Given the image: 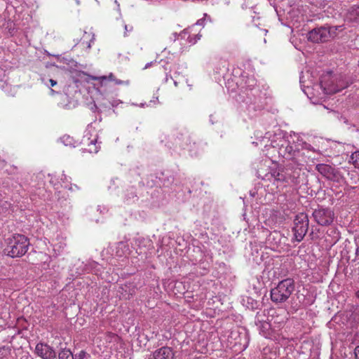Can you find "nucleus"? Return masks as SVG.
Wrapping results in <instances>:
<instances>
[{"instance_id":"f257e3e1","label":"nucleus","mask_w":359,"mask_h":359,"mask_svg":"<svg viewBox=\"0 0 359 359\" xmlns=\"http://www.w3.org/2000/svg\"><path fill=\"white\" fill-rule=\"evenodd\" d=\"M294 280L286 278L280 281L278 285L271 290V299L275 304L285 302L294 290Z\"/></svg>"},{"instance_id":"f03ea898","label":"nucleus","mask_w":359,"mask_h":359,"mask_svg":"<svg viewBox=\"0 0 359 359\" xmlns=\"http://www.w3.org/2000/svg\"><path fill=\"white\" fill-rule=\"evenodd\" d=\"M29 246V241L25 236L15 234L8 238L5 250L7 255L11 257H20L27 252Z\"/></svg>"},{"instance_id":"7ed1b4c3","label":"nucleus","mask_w":359,"mask_h":359,"mask_svg":"<svg viewBox=\"0 0 359 359\" xmlns=\"http://www.w3.org/2000/svg\"><path fill=\"white\" fill-rule=\"evenodd\" d=\"M309 220L308 215L304 212H300L295 216L292 232L294 238L297 242L302 241L309 229Z\"/></svg>"},{"instance_id":"20e7f679","label":"nucleus","mask_w":359,"mask_h":359,"mask_svg":"<svg viewBox=\"0 0 359 359\" xmlns=\"http://www.w3.org/2000/svg\"><path fill=\"white\" fill-rule=\"evenodd\" d=\"M314 221L320 226L330 225L334 219V212L328 208L319 207L312 213Z\"/></svg>"},{"instance_id":"39448f33","label":"nucleus","mask_w":359,"mask_h":359,"mask_svg":"<svg viewBox=\"0 0 359 359\" xmlns=\"http://www.w3.org/2000/svg\"><path fill=\"white\" fill-rule=\"evenodd\" d=\"M174 149H191V140L188 133H175L171 137Z\"/></svg>"},{"instance_id":"423d86ee","label":"nucleus","mask_w":359,"mask_h":359,"mask_svg":"<svg viewBox=\"0 0 359 359\" xmlns=\"http://www.w3.org/2000/svg\"><path fill=\"white\" fill-rule=\"evenodd\" d=\"M329 32L326 26L316 27L308 33V40L313 43H323L329 41Z\"/></svg>"},{"instance_id":"0eeeda50","label":"nucleus","mask_w":359,"mask_h":359,"mask_svg":"<svg viewBox=\"0 0 359 359\" xmlns=\"http://www.w3.org/2000/svg\"><path fill=\"white\" fill-rule=\"evenodd\" d=\"M35 353L42 359H55L56 352L45 343H39L35 347Z\"/></svg>"},{"instance_id":"6e6552de","label":"nucleus","mask_w":359,"mask_h":359,"mask_svg":"<svg viewBox=\"0 0 359 359\" xmlns=\"http://www.w3.org/2000/svg\"><path fill=\"white\" fill-rule=\"evenodd\" d=\"M259 176L262 177V180L273 181V184H276V186H278L279 182H283L285 180V175L280 172L279 169L277 168H270V171L266 173L264 176H262L261 170H258Z\"/></svg>"},{"instance_id":"1a4fd4ad","label":"nucleus","mask_w":359,"mask_h":359,"mask_svg":"<svg viewBox=\"0 0 359 359\" xmlns=\"http://www.w3.org/2000/svg\"><path fill=\"white\" fill-rule=\"evenodd\" d=\"M316 169L329 180L335 181L338 178V172L330 165L320 163L316 165Z\"/></svg>"},{"instance_id":"9d476101","label":"nucleus","mask_w":359,"mask_h":359,"mask_svg":"<svg viewBox=\"0 0 359 359\" xmlns=\"http://www.w3.org/2000/svg\"><path fill=\"white\" fill-rule=\"evenodd\" d=\"M280 153L285 158L294 161L295 163L299 164L297 158L300 155V151L294 149L293 146L287 144L286 147L280 148Z\"/></svg>"},{"instance_id":"9b49d317","label":"nucleus","mask_w":359,"mask_h":359,"mask_svg":"<svg viewBox=\"0 0 359 359\" xmlns=\"http://www.w3.org/2000/svg\"><path fill=\"white\" fill-rule=\"evenodd\" d=\"M153 356L154 359H173L174 353L171 348L163 346L156 350L153 353Z\"/></svg>"},{"instance_id":"f8f14e48","label":"nucleus","mask_w":359,"mask_h":359,"mask_svg":"<svg viewBox=\"0 0 359 359\" xmlns=\"http://www.w3.org/2000/svg\"><path fill=\"white\" fill-rule=\"evenodd\" d=\"M93 79L98 80L102 84L107 81H114L116 85H129L130 81L128 80L127 81H122L120 79H116L115 78V76L113 73H110L108 76H102L99 77H93Z\"/></svg>"},{"instance_id":"ddd939ff","label":"nucleus","mask_w":359,"mask_h":359,"mask_svg":"<svg viewBox=\"0 0 359 359\" xmlns=\"http://www.w3.org/2000/svg\"><path fill=\"white\" fill-rule=\"evenodd\" d=\"M121 290H122L121 294L126 299H130L135 293V287L132 284H125L121 287Z\"/></svg>"},{"instance_id":"4468645a","label":"nucleus","mask_w":359,"mask_h":359,"mask_svg":"<svg viewBox=\"0 0 359 359\" xmlns=\"http://www.w3.org/2000/svg\"><path fill=\"white\" fill-rule=\"evenodd\" d=\"M124 196V200L127 203H133L137 199V196L133 187L128 189L125 191Z\"/></svg>"},{"instance_id":"2eb2a0df","label":"nucleus","mask_w":359,"mask_h":359,"mask_svg":"<svg viewBox=\"0 0 359 359\" xmlns=\"http://www.w3.org/2000/svg\"><path fill=\"white\" fill-rule=\"evenodd\" d=\"M95 38L94 34L91 32H84L83 36L81 40V44L83 47H86L88 49L91 48V43L93 42Z\"/></svg>"},{"instance_id":"dca6fc26","label":"nucleus","mask_w":359,"mask_h":359,"mask_svg":"<svg viewBox=\"0 0 359 359\" xmlns=\"http://www.w3.org/2000/svg\"><path fill=\"white\" fill-rule=\"evenodd\" d=\"M86 141L88 142L87 144L88 146V149H85V150L88 151L89 153L96 154L98 152L100 147L96 145L97 138L95 137L93 140H90L89 137H87Z\"/></svg>"},{"instance_id":"f3484780","label":"nucleus","mask_w":359,"mask_h":359,"mask_svg":"<svg viewBox=\"0 0 359 359\" xmlns=\"http://www.w3.org/2000/svg\"><path fill=\"white\" fill-rule=\"evenodd\" d=\"M243 305L248 309L251 310H255L258 309L259 303L256 300L253 299L250 297H246L243 299Z\"/></svg>"},{"instance_id":"a211bd4d","label":"nucleus","mask_w":359,"mask_h":359,"mask_svg":"<svg viewBox=\"0 0 359 359\" xmlns=\"http://www.w3.org/2000/svg\"><path fill=\"white\" fill-rule=\"evenodd\" d=\"M11 204L6 201H0V215H6L10 214Z\"/></svg>"},{"instance_id":"6ab92c4d","label":"nucleus","mask_w":359,"mask_h":359,"mask_svg":"<svg viewBox=\"0 0 359 359\" xmlns=\"http://www.w3.org/2000/svg\"><path fill=\"white\" fill-rule=\"evenodd\" d=\"M59 359H74V355L68 349L62 350L58 354Z\"/></svg>"},{"instance_id":"aec40b11","label":"nucleus","mask_w":359,"mask_h":359,"mask_svg":"<svg viewBox=\"0 0 359 359\" xmlns=\"http://www.w3.org/2000/svg\"><path fill=\"white\" fill-rule=\"evenodd\" d=\"M124 250H126V251L128 250L127 245L123 242H119L117 244V255L119 257L123 256L125 254Z\"/></svg>"},{"instance_id":"412c9836","label":"nucleus","mask_w":359,"mask_h":359,"mask_svg":"<svg viewBox=\"0 0 359 359\" xmlns=\"http://www.w3.org/2000/svg\"><path fill=\"white\" fill-rule=\"evenodd\" d=\"M61 141L65 146L75 147L73 138L69 135H64L61 137Z\"/></svg>"},{"instance_id":"4be33fe9","label":"nucleus","mask_w":359,"mask_h":359,"mask_svg":"<svg viewBox=\"0 0 359 359\" xmlns=\"http://www.w3.org/2000/svg\"><path fill=\"white\" fill-rule=\"evenodd\" d=\"M257 81L253 76L247 77L245 81V86L246 88L252 89L254 86H256Z\"/></svg>"},{"instance_id":"5701e85b","label":"nucleus","mask_w":359,"mask_h":359,"mask_svg":"<svg viewBox=\"0 0 359 359\" xmlns=\"http://www.w3.org/2000/svg\"><path fill=\"white\" fill-rule=\"evenodd\" d=\"M351 161L355 168H359V151H355L351 154Z\"/></svg>"},{"instance_id":"b1692460","label":"nucleus","mask_w":359,"mask_h":359,"mask_svg":"<svg viewBox=\"0 0 359 359\" xmlns=\"http://www.w3.org/2000/svg\"><path fill=\"white\" fill-rule=\"evenodd\" d=\"M74 359H91L90 355L85 351H81L74 355Z\"/></svg>"},{"instance_id":"393cba45","label":"nucleus","mask_w":359,"mask_h":359,"mask_svg":"<svg viewBox=\"0 0 359 359\" xmlns=\"http://www.w3.org/2000/svg\"><path fill=\"white\" fill-rule=\"evenodd\" d=\"M351 15L354 18L356 21L359 22V5L353 6L351 8Z\"/></svg>"},{"instance_id":"a878e982","label":"nucleus","mask_w":359,"mask_h":359,"mask_svg":"<svg viewBox=\"0 0 359 359\" xmlns=\"http://www.w3.org/2000/svg\"><path fill=\"white\" fill-rule=\"evenodd\" d=\"M327 27V30L329 32V40L330 39H333L334 37H336L337 36V34H339L337 31L335 30H332V26H326Z\"/></svg>"},{"instance_id":"bb28decb","label":"nucleus","mask_w":359,"mask_h":359,"mask_svg":"<svg viewBox=\"0 0 359 359\" xmlns=\"http://www.w3.org/2000/svg\"><path fill=\"white\" fill-rule=\"evenodd\" d=\"M269 352V348H264L263 349V355H264V358L263 359H275V357H276V353H272V355L270 356L269 358L266 356V355L267 354V353Z\"/></svg>"},{"instance_id":"cd10ccee","label":"nucleus","mask_w":359,"mask_h":359,"mask_svg":"<svg viewBox=\"0 0 359 359\" xmlns=\"http://www.w3.org/2000/svg\"><path fill=\"white\" fill-rule=\"evenodd\" d=\"M201 35L197 34V35L195 36L194 39H192L191 37L189 36V43H191L194 44V43H196V41L198 40H199L201 39Z\"/></svg>"},{"instance_id":"c85d7f7f","label":"nucleus","mask_w":359,"mask_h":359,"mask_svg":"<svg viewBox=\"0 0 359 359\" xmlns=\"http://www.w3.org/2000/svg\"><path fill=\"white\" fill-rule=\"evenodd\" d=\"M332 30H335L337 31L338 33L341 32L344 28H343V26H332Z\"/></svg>"},{"instance_id":"c756f323","label":"nucleus","mask_w":359,"mask_h":359,"mask_svg":"<svg viewBox=\"0 0 359 359\" xmlns=\"http://www.w3.org/2000/svg\"><path fill=\"white\" fill-rule=\"evenodd\" d=\"M355 358L359 359V346H357L354 350Z\"/></svg>"},{"instance_id":"7c9ffc66","label":"nucleus","mask_w":359,"mask_h":359,"mask_svg":"<svg viewBox=\"0 0 359 359\" xmlns=\"http://www.w3.org/2000/svg\"><path fill=\"white\" fill-rule=\"evenodd\" d=\"M304 147L308 150L316 151V150L313 149V147L309 144L304 143Z\"/></svg>"},{"instance_id":"2f4dec72","label":"nucleus","mask_w":359,"mask_h":359,"mask_svg":"<svg viewBox=\"0 0 359 359\" xmlns=\"http://www.w3.org/2000/svg\"><path fill=\"white\" fill-rule=\"evenodd\" d=\"M125 30H126L125 35H126V32H131L133 30V27L130 26V27H128V26L126 25H125Z\"/></svg>"},{"instance_id":"473e14b6","label":"nucleus","mask_w":359,"mask_h":359,"mask_svg":"<svg viewBox=\"0 0 359 359\" xmlns=\"http://www.w3.org/2000/svg\"><path fill=\"white\" fill-rule=\"evenodd\" d=\"M49 83L50 84V86L53 87L57 84V81L53 79H50Z\"/></svg>"},{"instance_id":"72a5a7b5","label":"nucleus","mask_w":359,"mask_h":359,"mask_svg":"<svg viewBox=\"0 0 359 359\" xmlns=\"http://www.w3.org/2000/svg\"><path fill=\"white\" fill-rule=\"evenodd\" d=\"M341 121H342L346 124L348 123V119L346 117L341 116Z\"/></svg>"},{"instance_id":"f704fd0d","label":"nucleus","mask_w":359,"mask_h":359,"mask_svg":"<svg viewBox=\"0 0 359 359\" xmlns=\"http://www.w3.org/2000/svg\"><path fill=\"white\" fill-rule=\"evenodd\" d=\"M151 64H152V62L147 63L143 69H146L149 68V67H151Z\"/></svg>"},{"instance_id":"c9c22d12","label":"nucleus","mask_w":359,"mask_h":359,"mask_svg":"<svg viewBox=\"0 0 359 359\" xmlns=\"http://www.w3.org/2000/svg\"><path fill=\"white\" fill-rule=\"evenodd\" d=\"M187 34V32L186 30H184L182 32H181L179 36H182V37H184V35H185Z\"/></svg>"},{"instance_id":"e433bc0d","label":"nucleus","mask_w":359,"mask_h":359,"mask_svg":"<svg viewBox=\"0 0 359 359\" xmlns=\"http://www.w3.org/2000/svg\"><path fill=\"white\" fill-rule=\"evenodd\" d=\"M262 327L264 328H267V327H269V325L268 323H263Z\"/></svg>"},{"instance_id":"4c0bfd02","label":"nucleus","mask_w":359,"mask_h":359,"mask_svg":"<svg viewBox=\"0 0 359 359\" xmlns=\"http://www.w3.org/2000/svg\"><path fill=\"white\" fill-rule=\"evenodd\" d=\"M88 135V133H86V134L84 135L83 140V142H86V138L87 137Z\"/></svg>"},{"instance_id":"58836bf2","label":"nucleus","mask_w":359,"mask_h":359,"mask_svg":"<svg viewBox=\"0 0 359 359\" xmlns=\"http://www.w3.org/2000/svg\"><path fill=\"white\" fill-rule=\"evenodd\" d=\"M356 297L359 298V290L356 292Z\"/></svg>"},{"instance_id":"ea45409f","label":"nucleus","mask_w":359,"mask_h":359,"mask_svg":"<svg viewBox=\"0 0 359 359\" xmlns=\"http://www.w3.org/2000/svg\"><path fill=\"white\" fill-rule=\"evenodd\" d=\"M210 121H212V123H213V121H212V115H210Z\"/></svg>"},{"instance_id":"a19ab883","label":"nucleus","mask_w":359,"mask_h":359,"mask_svg":"<svg viewBox=\"0 0 359 359\" xmlns=\"http://www.w3.org/2000/svg\"><path fill=\"white\" fill-rule=\"evenodd\" d=\"M54 93H55L54 90H53V89H52V90H51V93H52V95H53Z\"/></svg>"},{"instance_id":"79ce46f5","label":"nucleus","mask_w":359,"mask_h":359,"mask_svg":"<svg viewBox=\"0 0 359 359\" xmlns=\"http://www.w3.org/2000/svg\"><path fill=\"white\" fill-rule=\"evenodd\" d=\"M63 97H64L65 99H66V98L67 97V95H64V96H63Z\"/></svg>"},{"instance_id":"37998d69","label":"nucleus","mask_w":359,"mask_h":359,"mask_svg":"<svg viewBox=\"0 0 359 359\" xmlns=\"http://www.w3.org/2000/svg\"><path fill=\"white\" fill-rule=\"evenodd\" d=\"M155 101V99H153L152 100L150 101V102H153Z\"/></svg>"},{"instance_id":"c03bdc74","label":"nucleus","mask_w":359,"mask_h":359,"mask_svg":"<svg viewBox=\"0 0 359 359\" xmlns=\"http://www.w3.org/2000/svg\"><path fill=\"white\" fill-rule=\"evenodd\" d=\"M155 101V99H153L152 100L150 101V102H153Z\"/></svg>"},{"instance_id":"a18cd8bd","label":"nucleus","mask_w":359,"mask_h":359,"mask_svg":"<svg viewBox=\"0 0 359 359\" xmlns=\"http://www.w3.org/2000/svg\"><path fill=\"white\" fill-rule=\"evenodd\" d=\"M65 107H67V108H69V105H68V104H66V105H65Z\"/></svg>"},{"instance_id":"49530a36","label":"nucleus","mask_w":359,"mask_h":359,"mask_svg":"<svg viewBox=\"0 0 359 359\" xmlns=\"http://www.w3.org/2000/svg\"><path fill=\"white\" fill-rule=\"evenodd\" d=\"M173 34L175 35V37L176 38L177 33H173Z\"/></svg>"}]
</instances>
